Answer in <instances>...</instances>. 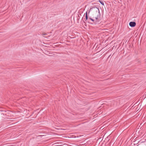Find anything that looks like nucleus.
I'll return each instance as SVG.
<instances>
[{
    "mask_svg": "<svg viewBox=\"0 0 146 146\" xmlns=\"http://www.w3.org/2000/svg\"><path fill=\"white\" fill-rule=\"evenodd\" d=\"M129 25L131 27H134L136 25V23L135 22H130L129 23Z\"/></svg>",
    "mask_w": 146,
    "mask_h": 146,
    "instance_id": "obj_3",
    "label": "nucleus"
},
{
    "mask_svg": "<svg viewBox=\"0 0 146 146\" xmlns=\"http://www.w3.org/2000/svg\"><path fill=\"white\" fill-rule=\"evenodd\" d=\"M137 146H146V142H144L139 144Z\"/></svg>",
    "mask_w": 146,
    "mask_h": 146,
    "instance_id": "obj_4",
    "label": "nucleus"
},
{
    "mask_svg": "<svg viewBox=\"0 0 146 146\" xmlns=\"http://www.w3.org/2000/svg\"><path fill=\"white\" fill-rule=\"evenodd\" d=\"M43 35H46V34H44Z\"/></svg>",
    "mask_w": 146,
    "mask_h": 146,
    "instance_id": "obj_7",
    "label": "nucleus"
},
{
    "mask_svg": "<svg viewBox=\"0 0 146 146\" xmlns=\"http://www.w3.org/2000/svg\"><path fill=\"white\" fill-rule=\"evenodd\" d=\"M85 19H86V20H88V16L87 15V12H86V16H85Z\"/></svg>",
    "mask_w": 146,
    "mask_h": 146,
    "instance_id": "obj_5",
    "label": "nucleus"
},
{
    "mask_svg": "<svg viewBox=\"0 0 146 146\" xmlns=\"http://www.w3.org/2000/svg\"><path fill=\"white\" fill-rule=\"evenodd\" d=\"M90 13L91 14L93 18L98 19L100 17L99 9L96 7H95L90 8L89 11V13Z\"/></svg>",
    "mask_w": 146,
    "mask_h": 146,
    "instance_id": "obj_1",
    "label": "nucleus"
},
{
    "mask_svg": "<svg viewBox=\"0 0 146 146\" xmlns=\"http://www.w3.org/2000/svg\"><path fill=\"white\" fill-rule=\"evenodd\" d=\"M99 2L103 5H104V3L103 2H102L100 0H99Z\"/></svg>",
    "mask_w": 146,
    "mask_h": 146,
    "instance_id": "obj_6",
    "label": "nucleus"
},
{
    "mask_svg": "<svg viewBox=\"0 0 146 146\" xmlns=\"http://www.w3.org/2000/svg\"><path fill=\"white\" fill-rule=\"evenodd\" d=\"M90 20L92 21L93 22V23H94L95 24H96L99 21V19H96L93 18H92L91 17H89L88 19L89 22H90Z\"/></svg>",
    "mask_w": 146,
    "mask_h": 146,
    "instance_id": "obj_2",
    "label": "nucleus"
}]
</instances>
